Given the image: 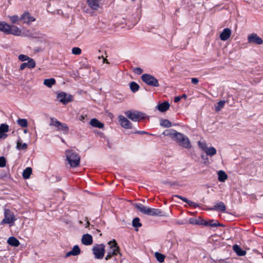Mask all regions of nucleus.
I'll return each mask as SVG.
<instances>
[{
  "instance_id": "obj_43",
  "label": "nucleus",
  "mask_w": 263,
  "mask_h": 263,
  "mask_svg": "<svg viewBox=\"0 0 263 263\" xmlns=\"http://www.w3.org/2000/svg\"><path fill=\"white\" fill-rule=\"evenodd\" d=\"M6 160L4 157H0V167H4L6 166Z\"/></svg>"
},
{
  "instance_id": "obj_1",
  "label": "nucleus",
  "mask_w": 263,
  "mask_h": 263,
  "mask_svg": "<svg viewBox=\"0 0 263 263\" xmlns=\"http://www.w3.org/2000/svg\"><path fill=\"white\" fill-rule=\"evenodd\" d=\"M134 206L141 213L152 216H163V212L158 209L150 208L144 206L141 203H135Z\"/></svg>"
},
{
  "instance_id": "obj_29",
  "label": "nucleus",
  "mask_w": 263,
  "mask_h": 263,
  "mask_svg": "<svg viewBox=\"0 0 263 263\" xmlns=\"http://www.w3.org/2000/svg\"><path fill=\"white\" fill-rule=\"evenodd\" d=\"M218 180L220 182H224L227 178L228 176L223 171H219L218 172Z\"/></svg>"
},
{
  "instance_id": "obj_15",
  "label": "nucleus",
  "mask_w": 263,
  "mask_h": 263,
  "mask_svg": "<svg viewBox=\"0 0 263 263\" xmlns=\"http://www.w3.org/2000/svg\"><path fill=\"white\" fill-rule=\"evenodd\" d=\"M81 241L82 243L84 245H90L93 242L92 237L90 234H84L82 237Z\"/></svg>"
},
{
  "instance_id": "obj_2",
  "label": "nucleus",
  "mask_w": 263,
  "mask_h": 263,
  "mask_svg": "<svg viewBox=\"0 0 263 263\" xmlns=\"http://www.w3.org/2000/svg\"><path fill=\"white\" fill-rule=\"evenodd\" d=\"M66 160L70 166L72 167H77L79 166L80 157L79 154L72 149L66 151Z\"/></svg>"
},
{
  "instance_id": "obj_25",
  "label": "nucleus",
  "mask_w": 263,
  "mask_h": 263,
  "mask_svg": "<svg viewBox=\"0 0 263 263\" xmlns=\"http://www.w3.org/2000/svg\"><path fill=\"white\" fill-rule=\"evenodd\" d=\"M9 29L10 25L5 22H0V31L7 34Z\"/></svg>"
},
{
  "instance_id": "obj_38",
  "label": "nucleus",
  "mask_w": 263,
  "mask_h": 263,
  "mask_svg": "<svg viewBox=\"0 0 263 263\" xmlns=\"http://www.w3.org/2000/svg\"><path fill=\"white\" fill-rule=\"evenodd\" d=\"M132 224L135 228H139L142 226V224L140 222V219L138 217L134 218Z\"/></svg>"
},
{
  "instance_id": "obj_41",
  "label": "nucleus",
  "mask_w": 263,
  "mask_h": 263,
  "mask_svg": "<svg viewBox=\"0 0 263 263\" xmlns=\"http://www.w3.org/2000/svg\"><path fill=\"white\" fill-rule=\"evenodd\" d=\"M189 222L192 224H199L200 225V219H195L191 218L190 219Z\"/></svg>"
},
{
  "instance_id": "obj_40",
  "label": "nucleus",
  "mask_w": 263,
  "mask_h": 263,
  "mask_svg": "<svg viewBox=\"0 0 263 263\" xmlns=\"http://www.w3.org/2000/svg\"><path fill=\"white\" fill-rule=\"evenodd\" d=\"M81 49L79 47H73L72 49V53L75 55H80L81 53Z\"/></svg>"
},
{
  "instance_id": "obj_7",
  "label": "nucleus",
  "mask_w": 263,
  "mask_h": 263,
  "mask_svg": "<svg viewBox=\"0 0 263 263\" xmlns=\"http://www.w3.org/2000/svg\"><path fill=\"white\" fill-rule=\"evenodd\" d=\"M141 80L148 85L153 87H158L159 84L157 79L153 76L149 74L144 73L141 76Z\"/></svg>"
},
{
  "instance_id": "obj_6",
  "label": "nucleus",
  "mask_w": 263,
  "mask_h": 263,
  "mask_svg": "<svg viewBox=\"0 0 263 263\" xmlns=\"http://www.w3.org/2000/svg\"><path fill=\"white\" fill-rule=\"evenodd\" d=\"M125 115L128 119L135 122L139 121L145 117L144 114L136 110L134 111L128 110L125 112Z\"/></svg>"
},
{
  "instance_id": "obj_22",
  "label": "nucleus",
  "mask_w": 263,
  "mask_h": 263,
  "mask_svg": "<svg viewBox=\"0 0 263 263\" xmlns=\"http://www.w3.org/2000/svg\"><path fill=\"white\" fill-rule=\"evenodd\" d=\"M211 210H219L221 212H224L226 210V206L223 202H219L214 205L213 208H210Z\"/></svg>"
},
{
  "instance_id": "obj_28",
  "label": "nucleus",
  "mask_w": 263,
  "mask_h": 263,
  "mask_svg": "<svg viewBox=\"0 0 263 263\" xmlns=\"http://www.w3.org/2000/svg\"><path fill=\"white\" fill-rule=\"evenodd\" d=\"M32 173V168L30 167H27L25 169L23 172L22 175L23 178L27 179L30 178V176Z\"/></svg>"
},
{
  "instance_id": "obj_26",
  "label": "nucleus",
  "mask_w": 263,
  "mask_h": 263,
  "mask_svg": "<svg viewBox=\"0 0 263 263\" xmlns=\"http://www.w3.org/2000/svg\"><path fill=\"white\" fill-rule=\"evenodd\" d=\"M233 250L235 251V252L240 256H244L246 252L245 250H243L241 249V248L238 245H235L233 247Z\"/></svg>"
},
{
  "instance_id": "obj_21",
  "label": "nucleus",
  "mask_w": 263,
  "mask_h": 263,
  "mask_svg": "<svg viewBox=\"0 0 263 263\" xmlns=\"http://www.w3.org/2000/svg\"><path fill=\"white\" fill-rule=\"evenodd\" d=\"M170 105L168 102H164L159 104L157 108L161 112H165L170 108Z\"/></svg>"
},
{
  "instance_id": "obj_13",
  "label": "nucleus",
  "mask_w": 263,
  "mask_h": 263,
  "mask_svg": "<svg viewBox=\"0 0 263 263\" xmlns=\"http://www.w3.org/2000/svg\"><path fill=\"white\" fill-rule=\"evenodd\" d=\"M36 65L35 61L33 59H29L27 62L22 63L20 66V70H23L25 68L31 69L35 67Z\"/></svg>"
},
{
  "instance_id": "obj_27",
  "label": "nucleus",
  "mask_w": 263,
  "mask_h": 263,
  "mask_svg": "<svg viewBox=\"0 0 263 263\" xmlns=\"http://www.w3.org/2000/svg\"><path fill=\"white\" fill-rule=\"evenodd\" d=\"M202 150L205 152L206 155H209L210 156H214L216 154V149L214 147H208L205 149L202 148Z\"/></svg>"
},
{
  "instance_id": "obj_34",
  "label": "nucleus",
  "mask_w": 263,
  "mask_h": 263,
  "mask_svg": "<svg viewBox=\"0 0 263 263\" xmlns=\"http://www.w3.org/2000/svg\"><path fill=\"white\" fill-rule=\"evenodd\" d=\"M226 101L224 100H221L217 103L215 106V111L216 112L219 111L222 108L224 107Z\"/></svg>"
},
{
  "instance_id": "obj_53",
  "label": "nucleus",
  "mask_w": 263,
  "mask_h": 263,
  "mask_svg": "<svg viewBox=\"0 0 263 263\" xmlns=\"http://www.w3.org/2000/svg\"><path fill=\"white\" fill-rule=\"evenodd\" d=\"M71 255H73V253H72V252L71 251H69L68 252H67L66 255H65V257H68Z\"/></svg>"
},
{
  "instance_id": "obj_8",
  "label": "nucleus",
  "mask_w": 263,
  "mask_h": 263,
  "mask_svg": "<svg viewBox=\"0 0 263 263\" xmlns=\"http://www.w3.org/2000/svg\"><path fill=\"white\" fill-rule=\"evenodd\" d=\"M92 252L96 258H103L105 252V245L103 243L96 245L93 247Z\"/></svg>"
},
{
  "instance_id": "obj_56",
  "label": "nucleus",
  "mask_w": 263,
  "mask_h": 263,
  "mask_svg": "<svg viewBox=\"0 0 263 263\" xmlns=\"http://www.w3.org/2000/svg\"><path fill=\"white\" fill-rule=\"evenodd\" d=\"M181 98H186L187 96L185 94H183L182 97H181Z\"/></svg>"
},
{
  "instance_id": "obj_62",
  "label": "nucleus",
  "mask_w": 263,
  "mask_h": 263,
  "mask_svg": "<svg viewBox=\"0 0 263 263\" xmlns=\"http://www.w3.org/2000/svg\"><path fill=\"white\" fill-rule=\"evenodd\" d=\"M24 132L25 133H26L27 132V130L26 129H24Z\"/></svg>"
},
{
  "instance_id": "obj_60",
  "label": "nucleus",
  "mask_w": 263,
  "mask_h": 263,
  "mask_svg": "<svg viewBox=\"0 0 263 263\" xmlns=\"http://www.w3.org/2000/svg\"><path fill=\"white\" fill-rule=\"evenodd\" d=\"M169 183H170V182H167V181L163 182V183H164V184H167V183L169 184Z\"/></svg>"
},
{
  "instance_id": "obj_11",
  "label": "nucleus",
  "mask_w": 263,
  "mask_h": 263,
  "mask_svg": "<svg viewBox=\"0 0 263 263\" xmlns=\"http://www.w3.org/2000/svg\"><path fill=\"white\" fill-rule=\"evenodd\" d=\"M57 98L59 99L60 101L64 104H66L72 100V96L71 95H67L64 92H61L58 94Z\"/></svg>"
},
{
  "instance_id": "obj_3",
  "label": "nucleus",
  "mask_w": 263,
  "mask_h": 263,
  "mask_svg": "<svg viewBox=\"0 0 263 263\" xmlns=\"http://www.w3.org/2000/svg\"><path fill=\"white\" fill-rule=\"evenodd\" d=\"M108 244L109 246V249L107 251V255L105 258L106 260L111 259L118 254L121 256V253L120 252V248L115 239L109 241Z\"/></svg>"
},
{
  "instance_id": "obj_20",
  "label": "nucleus",
  "mask_w": 263,
  "mask_h": 263,
  "mask_svg": "<svg viewBox=\"0 0 263 263\" xmlns=\"http://www.w3.org/2000/svg\"><path fill=\"white\" fill-rule=\"evenodd\" d=\"M21 33V30L14 25L10 26V29L7 34H13L14 35H20Z\"/></svg>"
},
{
  "instance_id": "obj_58",
  "label": "nucleus",
  "mask_w": 263,
  "mask_h": 263,
  "mask_svg": "<svg viewBox=\"0 0 263 263\" xmlns=\"http://www.w3.org/2000/svg\"><path fill=\"white\" fill-rule=\"evenodd\" d=\"M103 58H104V57L103 55L98 57L99 59H103Z\"/></svg>"
},
{
  "instance_id": "obj_57",
  "label": "nucleus",
  "mask_w": 263,
  "mask_h": 263,
  "mask_svg": "<svg viewBox=\"0 0 263 263\" xmlns=\"http://www.w3.org/2000/svg\"><path fill=\"white\" fill-rule=\"evenodd\" d=\"M61 178L59 176V177H57V180L58 181L61 180Z\"/></svg>"
},
{
  "instance_id": "obj_4",
  "label": "nucleus",
  "mask_w": 263,
  "mask_h": 263,
  "mask_svg": "<svg viewBox=\"0 0 263 263\" xmlns=\"http://www.w3.org/2000/svg\"><path fill=\"white\" fill-rule=\"evenodd\" d=\"M180 146L185 148H190L192 147L189 139L184 134L178 132L174 139Z\"/></svg>"
},
{
  "instance_id": "obj_16",
  "label": "nucleus",
  "mask_w": 263,
  "mask_h": 263,
  "mask_svg": "<svg viewBox=\"0 0 263 263\" xmlns=\"http://www.w3.org/2000/svg\"><path fill=\"white\" fill-rule=\"evenodd\" d=\"M231 30L228 28H224L220 34V38L222 41H227L230 37Z\"/></svg>"
},
{
  "instance_id": "obj_42",
  "label": "nucleus",
  "mask_w": 263,
  "mask_h": 263,
  "mask_svg": "<svg viewBox=\"0 0 263 263\" xmlns=\"http://www.w3.org/2000/svg\"><path fill=\"white\" fill-rule=\"evenodd\" d=\"M185 202L187 203L190 206L194 208H197L199 206V205L197 203L192 201L189 200V199H186Z\"/></svg>"
},
{
  "instance_id": "obj_44",
  "label": "nucleus",
  "mask_w": 263,
  "mask_h": 263,
  "mask_svg": "<svg viewBox=\"0 0 263 263\" xmlns=\"http://www.w3.org/2000/svg\"><path fill=\"white\" fill-rule=\"evenodd\" d=\"M29 59H31L30 58L28 57V56L24 54H20L18 56V59L21 61H25L27 60H28Z\"/></svg>"
},
{
  "instance_id": "obj_37",
  "label": "nucleus",
  "mask_w": 263,
  "mask_h": 263,
  "mask_svg": "<svg viewBox=\"0 0 263 263\" xmlns=\"http://www.w3.org/2000/svg\"><path fill=\"white\" fill-rule=\"evenodd\" d=\"M27 147L28 146L26 143H22L20 141H17L16 143V148L17 149H26Z\"/></svg>"
},
{
  "instance_id": "obj_12",
  "label": "nucleus",
  "mask_w": 263,
  "mask_h": 263,
  "mask_svg": "<svg viewBox=\"0 0 263 263\" xmlns=\"http://www.w3.org/2000/svg\"><path fill=\"white\" fill-rule=\"evenodd\" d=\"M119 122L122 127L126 129H130L132 128V123L125 117L120 115L119 117Z\"/></svg>"
},
{
  "instance_id": "obj_23",
  "label": "nucleus",
  "mask_w": 263,
  "mask_h": 263,
  "mask_svg": "<svg viewBox=\"0 0 263 263\" xmlns=\"http://www.w3.org/2000/svg\"><path fill=\"white\" fill-rule=\"evenodd\" d=\"M90 124L93 127L99 128H103L104 127V124L96 118H93L90 120Z\"/></svg>"
},
{
  "instance_id": "obj_10",
  "label": "nucleus",
  "mask_w": 263,
  "mask_h": 263,
  "mask_svg": "<svg viewBox=\"0 0 263 263\" xmlns=\"http://www.w3.org/2000/svg\"><path fill=\"white\" fill-rule=\"evenodd\" d=\"M249 43L261 45L263 43L262 39L256 33H252L248 36Z\"/></svg>"
},
{
  "instance_id": "obj_51",
  "label": "nucleus",
  "mask_w": 263,
  "mask_h": 263,
  "mask_svg": "<svg viewBox=\"0 0 263 263\" xmlns=\"http://www.w3.org/2000/svg\"><path fill=\"white\" fill-rule=\"evenodd\" d=\"M134 134H148V133L142 131V130H137L134 133Z\"/></svg>"
},
{
  "instance_id": "obj_48",
  "label": "nucleus",
  "mask_w": 263,
  "mask_h": 263,
  "mask_svg": "<svg viewBox=\"0 0 263 263\" xmlns=\"http://www.w3.org/2000/svg\"><path fill=\"white\" fill-rule=\"evenodd\" d=\"M198 145L202 149V148H208L206 146V144L205 143H201V141H199L198 142Z\"/></svg>"
},
{
  "instance_id": "obj_59",
  "label": "nucleus",
  "mask_w": 263,
  "mask_h": 263,
  "mask_svg": "<svg viewBox=\"0 0 263 263\" xmlns=\"http://www.w3.org/2000/svg\"><path fill=\"white\" fill-rule=\"evenodd\" d=\"M169 184L171 185H174L175 184V183H172V182H170Z\"/></svg>"
},
{
  "instance_id": "obj_39",
  "label": "nucleus",
  "mask_w": 263,
  "mask_h": 263,
  "mask_svg": "<svg viewBox=\"0 0 263 263\" xmlns=\"http://www.w3.org/2000/svg\"><path fill=\"white\" fill-rule=\"evenodd\" d=\"M71 251L73 253V256L78 255L81 253V250L78 245L74 246Z\"/></svg>"
},
{
  "instance_id": "obj_45",
  "label": "nucleus",
  "mask_w": 263,
  "mask_h": 263,
  "mask_svg": "<svg viewBox=\"0 0 263 263\" xmlns=\"http://www.w3.org/2000/svg\"><path fill=\"white\" fill-rule=\"evenodd\" d=\"M10 18L12 23L13 24L16 23L19 20L18 16L16 15L10 16Z\"/></svg>"
},
{
  "instance_id": "obj_30",
  "label": "nucleus",
  "mask_w": 263,
  "mask_h": 263,
  "mask_svg": "<svg viewBox=\"0 0 263 263\" xmlns=\"http://www.w3.org/2000/svg\"><path fill=\"white\" fill-rule=\"evenodd\" d=\"M55 83V80L54 78L47 79L44 81V84L48 87H51Z\"/></svg>"
},
{
  "instance_id": "obj_33",
  "label": "nucleus",
  "mask_w": 263,
  "mask_h": 263,
  "mask_svg": "<svg viewBox=\"0 0 263 263\" xmlns=\"http://www.w3.org/2000/svg\"><path fill=\"white\" fill-rule=\"evenodd\" d=\"M160 125L164 127H170L172 126L171 122L167 119H161Z\"/></svg>"
},
{
  "instance_id": "obj_18",
  "label": "nucleus",
  "mask_w": 263,
  "mask_h": 263,
  "mask_svg": "<svg viewBox=\"0 0 263 263\" xmlns=\"http://www.w3.org/2000/svg\"><path fill=\"white\" fill-rule=\"evenodd\" d=\"M20 20L23 21V22L25 23H29L35 20V18L30 16L29 13L28 12H26L22 14Z\"/></svg>"
},
{
  "instance_id": "obj_9",
  "label": "nucleus",
  "mask_w": 263,
  "mask_h": 263,
  "mask_svg": "<svg viewBox=\"0 0 263 263\" xmlns=\"http://www.w3.org/2000/svg\"><path fill=\"white\" fill-rule=\"evenodd\" d=\"M4 219L1 222V224L5 223H11L16 220L13 212L9 209H5L4 211Z\"/></svg>"
},
{
  "instance_id": "obj_36",
  "label": "nucleus",
  "mask_w": 263,
  "mask_h": 263,
  "mask_svg": "<svg viewBox=\"0 0 263 263\" xmlns=\"http://www.w3.org/2000/svg\"><path fill=\"white\" fill-rule=\"evenodd\" d=\"M17 123L22 127H26L28 125L27 120L25 119H18Z\"/></svg>"
},
{
  "instance_id": "obj_54",
  "label": "nucleus",
  "mask_w": 263,
  "mask_h": 263,
  "mask_svg": "<svg viewBox=\"0 0 263 263\" xmlns=\"http://www.w3.org/2000/svg\"><path fill=\"white\" fill-rule=\"evenodd\" d=\"M181 98V97L180 96L175 97L174 99L175 102H176V103L178 102L180 100Z\"/></svg>"
},
{
  "instance_id": "obj_50",
  "label": "nucleus",
  "mask_w": 263,
  "mask_h": 263,
  "mask_svg": "<svg viewBox=\"0 0 263 263\" xmlns=\"http://www.w3.org/2000/svg\"><path fill=\"white\" fill-rule=\"evenodd\" d=\"M191 82L194 84H197L198 83L199 80L197 78H192Z\"/></svg>"
},
{
  "instance_id": "obj_47",
  "label": "nucleus",
  "mask_w": 263,
  "mask_h": 263,
  "mask_svg": "<svg viewBox=\"0 0 263 263\" xmlns=\"http://www.w3.org/2000/svg\"><path fill=\"white\" fill-rule=\"evenodd\" d=\"M200 225H203L206 227H209V220H205L204 219H200Z\"/></svg>"
},
{
  "instance_id": "obj_5",
  "label": "nucleus",
  "mask_w": 263,
  "mask_h": 263,
  "mask_svg": "<svg viewBox=\"0 0 263 263\" xmlns=\"http://www.w3.org/2000/svg\"><path fill=\"white\" fill-rule=\"evenodd\" d=\"M50 125L57 127V130L62 131L64 134L67 135L69 132V127L66 124L62 123L54 118L50 119Z\"/></svg>"
},
{
  "instance_id": "obj_24",
  "label": "nucleus",
  "mask_w": 263,
  "mask_h": 263,
  "mask_svg": "<svg viewBox=\"0 0 263 263\" xmlns=\"http://www.w3.org/2000/svg\"><path fill=\"white\" fill-rule=\"evenodd\" d=\"M7 243L13 247H17L20 245V241L18 240L14 237L11 236L9 237L7 240Z\"/></svg>"
},
{
  "instance_id": "obj_35",
  "label": "nucleus",
  "mask_w": 263,
  "mask_h": 263,
  "mask_svg": "<svg viewBox=\"0 0 263 263\" xmlns=\"http://www.w3.org/2000/svg\"><path fill=\"white\" fill-rule=\"evenodd\" d=\"M155 256L158 261H159L160 263L164 262L165 259V255L157 252L155 253Z\"/></svg>"
},
{
  "instance_id": "obj_55",
  "label": "nucleus",
  "mask_w": 263,
  "mask_h": 263,
  "mask_svg": "<svg viewBox=\"0 0 263 263\" xmlns=\"http://www.w3.org/2000/svg\"><path fill=\"white\" fill-rule=\"evenodd\" d=\"M103 62L104 63H108V62L106 58H104L103 59Z\"/></svg>"
},
{
  "instance_id": "obj_32",
  "label": "nucleus",
  "mask_w": 263,
  "mask_h": 263,
  "mask_svg": "<svg viewBox=\"0 0 263 263\" xmlns=\"http://www.w3.org/2000/svg\"><path fill=\"white\" fill-rule=\"evenodd\" d=\"M224 226L213 219L209 220V227H224Z\"/></svg>"
},
{
  "instance_id": "obj_61",
  "label": "nucleus",
  "mask_w": 263,
  "mask_h": 263,
  "mask_svg": "<svg viewBox=\"0 0 263 263\" xmlns=\"http://www.w3.org/2000/svg\"><path fill=\"white\" fill-rule=\"evenodd\" d=\"M86 224H87L86 227H88L90 224L89 222L87 221V223H86Z\"/></svg>"
},
{
  "instance_id": "obj_17",
  "label": "nucleus",
  "mask_w": 263,
  "mask_h": 263,
  "mask_svg": "<svg viewBox=\"0 0 263 263\" xmlns=\"http://www.w3.org/2000/svg\"><path fill=\"white\" fill-rule=\"evenodd\" d=\"M87 4L90 8L95 10H97L100 7L101 0H87Z\"/></svg>"
},
{
  "instance_id": "obj_31",
  "label": "nucleus",
  "mask_w": 263,
  "mask_h": 263,
  "mask_svg": "<svg viewBox=\"0 0 263 263\" xmlns=\"http://www.w3.org/2000/svg\"><path fill=\"white\" fill-rule=\"evenodd\" d=\"M129 87L133 92H136L139 89V85L135 82H132L129 84Z\"/></svg>"
},
{
  "instance_id": "obj_14",
  "label": "nucleus",
  "mask_w": 263,
  "mask_h": 263,
  "mask_svg": "<svg viewBox=\"0 0 263 263\" xmlns=\"http://www.w3.org/2000/svg\"><path fill=\"white\" fill-rule=\"evenodd\" d=\"M9 131V126L6 124H1L0 125V139H5L7 137V134L5 133Z\"/></svg>"
},
{
  "instance_id": "obj_49",
  "label": "nucleus",
  "mask_w": 263,
  "mask_h": 263,
  "mask_svg": "<svg viewBox=\"0 0 263 263\" xmlns=\"http://www.w3.org/2000/svg\"><path fill=\"white\" fill-rule=\"evenodd\" d=\"M174 197L181 199L182 201H183L185 202L186 199H187V198H186L184 197H182L181 196L178 195H174Z\"/></svg>"
},
{
  "instance_id": "obj_52",
  "label": "nucleus",
  "mask_w": 263,
  "mask_h": 263,
  "mask_svg": "<svg viewBox=\"0 0 263 263\" xmlns=\"http://www.w3.org/2000/svg\"><path fill=\"white\" fill-rule=\"evenodd\" d=\"M86 117V115H81L79 117V120L80 121H82L83 122H84V120L85 118Z\"/></svg>"
},
{
  "instance_id": "obj_46",
  "label": "nucleus",
  "mask_w": 263,
  "mask_h": 263,
  "mask_svg": "<svg viewBox=\"0 0 263 263\" xmlns=\"http://www.w3.org/2000/svg\"><path fill=\"white\" fill-rule=\"evenodd\" d=\"M133 71L137 74H141L143 70L140 67H136L134 69Z\"/></svg>"
},
{
  "instance_id": "obj_19",
  "label": "nucleus",
  "mask_w": 263,
  "mask_h": 263,
  "mask_svg": "<svg viewBox=\"0 0 263 263\" xmlns=\"http://www.w3.org/2000/svg\"><path fill=\"white\" fill-rule=\"evenodd\" d=\"M177 133H178V132L175 130L174 129H168L165 130L162 134L165 136H169L173 140H174L176 135Z\"/></svg>"
}]
</instances>
